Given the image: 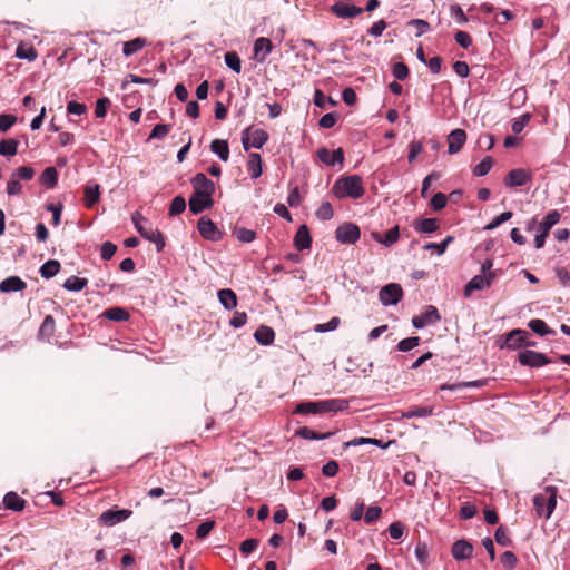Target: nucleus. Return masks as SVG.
<instances>
[{"mask_svg": "<svg viewBox=\"0 0 570 570\" xmlns=\"http://www.w3.org/2000/svg\"><path fill=\"white\" fill-rule=\"evenodd\" d=\"M348 402L342 399H330L315 402H302L296 405L294 413L318 414L327 412H341L347 409Z\"/></svg>", "mask_w": 570, "mask_h": 570, "instance_id": "nucleus-1", "label": "nucleus"}, {"mask_svg": "<svg viewBox=\"0 0 570 570\" xmlns=\"http://www.w3.org/2000/svg\"><path fill=\"white\" fill-rule=\"evenodd\" d=\"M333 193L337 198H361L365 193L363 179L358 175L340 178L333 186Z\"/></svg>", "mask_w": 570, "mask_h": 570, "instance_id": "nucleus-2", "label": "nucleus"}, {"mask_svg": "<svg viewBox=\"0 0 570 570\" xmlns=\"http://www.w3.org/2000/svg\"><path fill=\"white\" fill-rule=\"evenodd\" d=\"M535 512L539 517L549 519L557 505V490L554 487H547L544 492L533 498Z\"/></svg>", "mask_w": 570, "mask_h": 570, "instance_id": "nucleus-3", "label": "nucleus"}, {"mask_svg": "<svg viewBox=\"0 0 570 570\" xmlns=\"http://www.w3.org/2000/svg\"><path fill=\"white\" fill-rule=\"evenodd\" d=\"M268 137L267 131L264 129H253L248 127L242 132V144L246 151H248L250 147L261 149L267 142Z\"/></svg>", "mask_w": 570, "mask_h": 570, "instance_id": "nucleus-4", "label": "nucleus"}, {"mask_svg": "<svg viewBox=\"0 0 570 570\" xmlns=\"http://www.w3.org/2000/svg\"><path fill=\"white\" fill-rule=\"evenodd\" d=\"M146 220L138 212L132 214V222L138 233L147 240L156 244L157 252H161L165 247L164 235L159 230L146 229L141 222Z\"/></svg>", "mask_w": 570, "mask_h": 570, "instance_id": "nucleus-5", "label": "nucleus"}, {"mask_svg": "<svg viewBox=\"0 0 570 570\" xmlns=\"http://www.w3.org/2000/svg\"><path fill=\"white\" fill-rule=\"evenodd\" d=\"M560 220V214L557 210H551L540 222L534 238L535 248H542L544 246L546 238L549 235L550 229Z\"/></svg>", "mask_w": 570, "mask_h": 570, "instance_id": "nucleus-6", "label": "nucleus"}, {"mask_svg": "<svg viewBox=\"0 0 570 570\" xmlns=\"http://www.w3.org/2000/svg\"><path fill=\"white\" fill-rule=\"evenodd\" d=\"M530 334L521 328H515L507 333L505 335H502L498 343L501 348H509V350H517L521 346H523V343L525 342V338H528Z\"/></svg>", "mask_w": 570, "mask_h": 570, "instance_id": "nucleus-7", "label": "nucleus"}, {"mask_svg": "<svg viewBox=\"0 0 570 570\" xmlns=\"http://www.w3.org/2000/svg\"><path fill=\"white\" fill-rule=\"evenodd\" d=\"M361 230L357 225L353 223H344L335 230L337 242L342 244H354L360 239Z\"/></svg>", "mask_w": 570, "mask_h": 570, "instance_id": "nucleus-8", "label": "nucleus"}, {"mask_svg": "<svg viewBox=\"0 0 570 570\" xmlns=\"http://www.w3.org/2000/svg\"><path fill=\"white\" fill-rule=\"evenodd\" d=\"M131 514L132 511L128 509H109L99 515L98 522L106 527H112L127 520Z\"/></svg>", "mask_w": 570, "mask_h": 570, "instance_id": "nucleus-9", "label": "nucleus"}, {"mask_svg": "<svg viewBox=\"0 0 570 570\" xmlns=\"http://www.w3.org/2000/svg\"><path fill=\"white\" fill-rule=\"evenodd\" d=\"M191 185L194 188L193 194L200 197H210L215 193V184L208 179L205 174L198 173L191 178Z\"/></svg>", "mask_w": 570, "mask_h": 570, "instance_id": "nucleus-10", "label": "nucleus"}, {"mask_svg": "<svg viewBox=\"0 0 570 570\" xmlns=\"http://www.w3.org/2000/svg\"><path fill=\"white\" fill-rule=\"evenodd\" d=\"M403 296V289L400 284L390 283L383 286L379 293L380 301L383 305H395Z\"/></svg>", "mask_w": 570, "mask_h": 570, "instance_id": "nucleus-11", "label": "nucleus"}, {"mask_svg": "<svg viewBox=\"0 0 570 570\" xmlns=\"http://www.w3.org/2000/svg\"><path fill=\"white\" fill-rule=\"evenodd\" d=\"M197 228L200 236L207 240L218 242L223 238L222 232L217 228L213 220L206 216L199 218Z\"/></svg>", "mask_w": 570, "mask_h": 570, "instance_id": "nucleus-12", "label": "nucleus"}, {"mask_svg": "<svg viewBox=\"0 0 570 570\" xmlns=\"http://www.w3.org/2000/svg\"><path fill=\"white\" fill-rule=\"evenodd\" d=\"M521 365L530 367H541L550 363V360L543 353L525 350L518 355Z\"/></svg>", "mask_w": 570, "mask_h": 570, "instance_id": "nucleus-13", "label": "nucleus"}, {"mask_svg": "<svg viewBox=\"0 0 570 570\" xmlns=\"http://www.w3.org/2000/svg\"><path fill=\"white\" fill-rule=\"evenodd\" d=\"M441 320L439 311L435 306L429 305L425 311L412 318V324L415 328H423L426 325L435 324Z\"/></svg>", "mask_w": 570, "mask_h": 570, "instance_id": "nucleus-14", "label": "nucleus"}, {"mask_svg": "<svg viewBox=\"0 0 570 570\" xmlns=\"http://www.w3.org/2000/svg\"><path fill=\"white\" fill-rule=\"evenodd\" d=\"M495 277L494 272H489L487 275H475L464 288V295L470 296L473 291H480L489 287Z\"/></svg>", "mask_w": 570, "mask_h": 570, "instance_id": "nucleus-15", "label": "nucleus"}, {"mask_svg": "<svg viewBox=\"0 0 570 570\" xmlns=\"http://www.w3.org/2000/svg\"><path fill=\"white\" fill-rule=\"evenodd\" d=\"M531 180V175L524 169L510 170L504 177L507 187H521Z\"/></svg>", "mask_w": 570, "mask_h": 570, "instance_id": "nucleus-16", "label": "nucleus"}, {"mask_svg": "<svg viewBox=\"0 0 570 570\" xmlns=\"http://www.w3.org/2000/svg\"><path fill=\"white\" fill-rule=\"evenodd\" d=\"M451 553L458 561L470 559L473 553V546L464 539L458 540L453 543Z\"/></svg>", "mask_w": 570, "mask_h": 570, "instance_id": "nucleus-17", "label": "nucleus"}, {"mask_svg": "<svg viewBox=\"0 0 570 570\" xmlns=\"http://www.w3.org/2000/svg\"><path fill=\"white\" fill-rule=\"evenodd\" d=\"M318 159L327 166H334L335 164H342L344 161V151L342 148H337L333 151L321 148L317 151Z\"/></svg>", "mask_w": 570, "mask_h": 570, "instance_id": "nucleus-18", "label": "nucleus"}, {"mask_svg": "<svg viewBox=\"0 0 570 570\" xmlns=\"http://www.w3.org/2000/svg\"><path fill=\"white\" fill-rule=\"evenodd\" d=\"M448 141L449 154H456L462 149L463 145L466 141V132L463 129H454L450 132Z\"/></svg>", "mask_w": 570, "mask_h": 570, "instance_id": "nucleus-19", "label": "nucleus"}, {"mask_svg": "<svg viewBox=\"0 0 570 570\" xmlns=\"http://www.w3.org/2000/svg\"><path fill=\"white\" fill-rule=\"evenodd\" d=\"M294 246L298 250L309 249L312 246V237L306 225H301L294 236Z\"/></svg>", "mask_w": 570, "mask_h": 570, "instance_id": "nucleus-20", "label": "nucleus"}, {"mask_svg": "<svg viewBox=\"0 0 570 570\" xmlns=\"http://www.w3.org/2000/svg\"><path fill=\"white\" fill-rule=\"evenodd\" d=\"M332 11L340 18H354L363 12V9L354 4L337 2L332 7Z\"/></svg>", "mask_w": 570, "mask_h": 570, "instance_id": "nucleus-21", "label": "nucleus"}, {"mask_svg": "<svg viewBox=\"0 0 570 570\" xmlns=\"http://www.w3.org/2000/svg\"><path fill=\"white\" fill-rule=\"evenodd\" d=\"M214 205V200L210 197H200L196 194H191L189 198V210L193 214H199L206 208H210Z\"/></svg>", "mask_w": 570, "mask_h": 570, "instance_id": "nucleus-22", "label": "nucleus"}, {"mask_svg": "<svg viewBox=\"0 0 570 570\" xmlns=\"http://www.w3.org/2000/svg\"><path fill=\"white\" fill-rule=\"evenodd\" d=\"M273 45L268 38L261 37L255 40L254 53L261 62L265 61L267 55L271 53Z\"/></svg>", "mask_w": 570, "mask_h": 570, "instance_id": "nucleus-23", "label": "nucleus"}, {"mask_svg": "<svg viewBox=\"0 0 570 570\" xmlns=\"http://www.w3.org/2000/svg\"><path fill=\"white\" fill-rule=\"evenodd\" d=\"M27 283L18 276H9L0 283V292L10 293L23 291Z\"/></svg>", "mask_w": 570, "mask_h": 570, "instance_id": "nucleus-24", "label": "nucleus"}, {"mask_svg": "<svg viewBox=\"0 0 570 570\" xmlns=\"http://www.w3.org/2000/svg\"><path fill=\"white\" fill-rule=\"evenodd\" d=\"M83 203L87 208H92L100 198V186L98 184H88L83 189Z\"/></svg>", "mask_w": 570, "mask_h": 570, "instance_id": "nucleus-25", "label": "nucleus"}, {"mask_svg": "<svg viewBox=\"0 0 570 570\" xmlns=\"http://www.w3.org/2000/svg\"><path fill=\"white\" fill-rule=\"evenodd\" d=\"M414 229L419 233L431 234L439 229L440 223L436 218L416 219L413 224Z\"/></svg>", "mask_w": 570, "mask_h": 570, "instance_id": "nucleus-26", "label": "nucleus"}, {"mask_svg": "<svg viewBox=\"0 0 570 570\" xmlns=\"http://www.w3.org/2000/svg\"><path fill=\"white\" fill-rule=\"evenodd\" d=\"M6 509L12 511H22L26 507V500L16 492H8L3 498Z\"/></svg>", "mask_w": 570, "mask_h": 570, "instance_id": "nucleus-27", "label": "nucleus"}, {"mask_svg": "<svg viewBox=\"0 0 570 570\" xmlns=\"http://www.w3.org/2000/svg\"><path fill=\"white\" fill-rule=\"evenodd\" d=\"M262 157L257 153H250L247 161V170L253 179L258 178L262 175Z\"/></svg>", "mask_w": 570, "mask_h": 570, "instance_id": "nucleus-28", "label": "nucleus"}, {"mask_svg": "<svg viewBox=\"0 0 570 570\" xmlns=\"http://www.w3.org/2000/svg\"><path fill=\"white\" fill-rule=\"evenodd\" d=\"M254 337L255 340L262 344V345H269L274 342V338H275V332L272 327L269 326H266V325H261L255 334H254Z\"/></svg>", "mask_w": 570, "mask_h": 570, "instance_id": "nucleus-29", "label": "nucleus"}, {"mask_svg": "<svg viewBox=\"0 0 570 570\" xmlns=\"http://www.w3.org/2000/svg\"><path fill=\"white\" fill-rule=\"evenodd\" d=\"M374 239L379 242L380 244H383L385 246H392L395 244L400 238V228L399 226H394L391 229H389L384 236H381L380 234L375 233L373 234Z\"/></svg>", "mask_w": 570, "mask_h": 570, "instance_id": "nucleus-30", "label": "nucleus"}, {"mask_svg": "<svg viewBox=\"0 0 570 570\" xmlns=\"http://www.w3.org/2000/svg\"><path fill=\"white\" fill-rule=\"evenodd\" d=\"M434 412L433 406H412L407 411L401 413L402 419L426 417Z\"/></svg>", "mask_w": 570, "mask_h": 570, "instance_id": "nucleus-31", "label": "nucleus"}, {"mask_svg": "<svg viewBox=\"0 0 570 570\" xmlns=\"http://www.w3.org/2000/svg\"><path fill=\"white\" fill-rule=\"evenodd\" d=\"M56 331V321L53 316L47 315L39 328V337L49 341Z\"/></svg>", "mask_w": 570, "mask_h": 570, "instance_id": "nucleus-32", "label": "nucleus"}, {"mask_svg": "<svg viewBox=\"0 0 570 570\" xmlns=\"http://www.w3.org/2000/svg\"><path fill=\"white\" fill-rule=\"evenodd\" d=\"M210 150L216 154L223 161H227L229 158V146L226 140L214 139L210 142Z\"/></svg>", "mask_w": 570, "mask_h": 570, "instance_id": "nucleus-33", "label": "nucleus"}, {"mask_svg": "<svg viewBox=\"0 0 570 570\" xmlns=\"http://www.w3.org/2000/svg\"><path fill=\"white\" fill-rule=\"evenodd\" d=\"M295 434L305 440H325L334 435V432L318 433L307 426H303Z\"/></svg>", "mask_w": 570, "mask_h": 570, "instance_id": "nucleus-34", "label": "nucleus"}, {"mask_svg": "<svg viewBox=\"0 0 570 570\" xmlns=\"http://www.w3.org/2000/svg\"><path fill=\"white\" fill-rule=\"evenodd\" d=\"M218 299L226 309H233L237 305V296L229 288L220 289L218 292Z\"/></svg>", "mask_w": 570, "mask_h": 570, "instance_id": "nucleus-35", "label": "nucleus"}, {"mask_svg": "<svg viewBox=\"0 0 570 570\" xmlns=\"http://www.w3.org/2000/svg\"><path fill=\"white\" fill-rule=\"evenodd\" d=\"M147 45V40L141 37H137L130 41L124 43L122 52L126 57H129L140 51Z\"/></svg>", "mask_w": 570, "mask_h": 570, "instance_id": "nucleus-36", "label": "nucleus"}, {"mask_svg": "<svg viewBox=\"0 0 570 570\" xmlns=\"http://www.w3.org/2000/svg\"><path fill=\"white\" fill-rule=\"evenodd\" d=\"M102 315L107 320L115 322H125L130 317V314L127 309L118 306L106 309Z\"/></svg>", "mask_w": 570, "mask_h": 570, "instance_id": "nucleus-37", "label": "nucleus"}, {"mask_svg": "<svg viewBox=\"0 0 570 570\" xmlns=\"http://www.w3.org/2000/svg\"><path fill=\"white\" fill-rule=\"evenodd\" d=\"M59 271L60 263L56 259H50L40 267V275L41 277L49 279L56 276L59 273Z\"/></svg>", "mask_w": 570, "mask_h": 570, "instance_id": "nucleus-38", "label": "nucleus"}, {"mask_svg": "<svg viewBox=\"0 0 570 570\" xmlns=\"http://www.w3.org/2000/svg\"><path fill=\"white\" fill-rule=\"evenodd\" d=\"M40 181L42 185L47 186L48 188H53L58 181L57 169L55 167L46 168L40 176Z\"/></svg>", "mask_w": 570, "mask_h": 570, "instance_id": "nucleus-39", "label": "nucleus"}, {"mask_svg": "<svg viewBox=\"0 0 570 570\" xmlns=\"http://www.w3.org/2000/svg\"><path fill=\"white\" fill-rule=\"evenodd\" d=\"M485 384V380H476V381H469V382H460L455 384H442L440 386L441 391L449 390V391H458L464 387H481Z\"/></svg>", "mask_w": 570, "mask_h": 570, "instance_id": "nucleus-40", "label": "nucleus"}, {"mask_svg": "<svg viewBox=\"0 0 570 570\" xmlns=\"http://www.w3.org/2000/svg\"><path fill=\"white\" fill-rule=\"evenodd\" d=\"M88 285V281L86 278H80L77 276H70L63 283V287L70 292H80Z\"/></svg>", "mask_w": 570, "mask_h": 570, "instance_id": "nucleus-41", "label": "nucleus"}, {"mask_svg": "<svg viewBox=\"0 0 570 570\" xmlns=\"http://www.w3.org/2000/svg\"><path fill=\"white\" fill-rule=\"evenodd\" d=\"M529 327L534 332L537 333L538 335L540 336H544V335H549V334H553L554 331L551 330L544 321L540 320V318H533L529 322Z\"/></svg>", "mask_w": 570, "mask_h": 570, "instance_id": "nucleus-42", "label": "nucleus"}, {"mask_svg": "<svg viewBox=\"0 0 570 570\" xmlns=\"http://www.w3.org/2000/svg\"><path fill=\"white\" fill-rule=\"evenodd\" d=\"M16 56L20 59H27L29 61H33L37 58V50L32 46H27L24 43H20L17 47Z\"/></svg>", "mask_w": 570, "mask_h": 570, "instance_id": "nucleus-43", "label": "nucleus"}, {"mask_svg": "<svg viewBox=\"0 0 570 570\" xmlns=\"http://www.w3.org/2000/svg\"><path fill=\"white\" fill-rule=\"evenodd\" d=\"M18 146H19V141L16 139L1 140L0 141V155L14 156L17 154Z\"/></svg>", "mask_w": 570, "mask_h": 570, "instance_id": "nucleus-44", "label": "nucleus"}, {"mask_svg": "<svg viewBox=\"0 0 570 570\" xmlns=\"http://www.w3.org/2000/svg\"><path fill=\"white\" fill-rule=\"evenodd\" d=\"M226 65L235 72L239 73L242 70V60L237 52L228 51L225 53Z\"/></svg>", "mask_w": 570, "mask_h": 570, "instance_id": "nucleus-45", "label": "nucleus"}, {"mask_svg": "<svg viewBox=\"0 0 570 570\" xmlns=\"http://www.w3.org/2000/svg\"><path fill=\"white\" fill-rule=\"evenodd\" d=\"M186 209V200L183 196H176L169 206V216H176L181 214Z\"/></svg>", "mask_w": 570, "mask_h": 570, "instance_id": "nucleus-46", "label": "nucleus"}, {"mask_svg": "<svg viewBox=\"0 0 570 570\" xmlns=\"http://www.w3.org/2000/svg\"><path fill=\"white\" fill-rule=\"evenodd\" d=\"M234 235L242 243H250L256 238V232L244 227L235 228Z\"/></svg>", "mask_w": 570, "mask_h": 570, "instance_id": "nucleus-47", "label": "nucleus"}, {"mask_svg": "<svg viewBox=\"0 0 570 570\" xmlns=\"http://www.w3.org/2000/svg\"><path fill=\"white\" fill-rule=\"evenodd\" d=\"M493 160L490 156H487L479 165L473 169V175L481 177L485 176L492 168Z\"/></svg>", "mask_w": 570, "mask_h": 570, "instance_id": "nucleus-48", "label": "nucleus"}, {"mask_svg": "<svg viewBox=\"0 0 570 570\" xmlns=\"http://www.w3.org/2000/svg\"><path fill=\"white\" fill-rule=\"evenodd\" d=\"M421 342V338L419 336H412L404 338L399 342L397 350L401 352H409L412 348L416 347Z\"/></svg>", "mask_w": 570, "mask_h": 570, "instance_id": "nucleus-49", "label": "nucleus"}, {"mask_svg": "<svg viewBox=\"0 0 570 570\" xmlns=\"http://www.w3.org/2000/svg\"><path fill=\"white\" fill-rule=\"evenodd\" d=\"M334 216V210L328 202H324L316 210V217L321 220H328Z\"/></svg>", "mask_w": 570, "mask_h": 570, "instance_id": "nucleus-50", "label": "nucleus"}, {"mask_svg": "<svg viewBox=\"0 0 570 570\" xmlns=\"http://www.w3.org/2000/svg\"><path fill=\"white\" fill-rule=\"evenodd\" d=\"M500 561L502 566L509 570H513L517 567L518 559L511 551H505L501 554Z\"/></svg>", "mask_w": 570, "mask_h": 570, "instance_id": "nucleus-51", "label": "nucleus"}, {"mask_svg": "<svg viewBox=\"0 0 570 570\" xmlns=\"http://www.w3.org/2000/svg\"><path fill=\"white\" fill-rule=\"evenodd\" d=\"M33 175H35V170L28 166L19 167L11 174V176L18 180L19 179L30 180L33 178Z\"/></svg>", "mask_w": 570, "mask_h": 570, "instance_id": "nucleus-52", "label": "nucleus"}, {"mask_svg": "<svg viewBox=\"0 0 570 570\" xmlns=\"http://www.w3.org/2000/svg\"><path fill=\"white\" fill-rule=\"evenodd\" d=\"M512 212H503L502 214L495 216L487 226V230H492L499 227L502 223L508 222L512 217Z\"/></svg>", "mask_w": 570, "mask_h": 570, "instance_id": "nucleus-53", "label": "nucleus"}, {"mask_svg": "<svg viewBox=\"0 0 570 570\" xmlns=\"http://www.w3.org/2000/svg\"><path fill=\"white\" fill-rule=\"evenodd\" d=\"M494 538H495L497 543L502 547H509L512 543V540L510 539L505 528H503L502 525H500L497 529V531L494 533Z\"/></svg>", "mask_w": 570, "mask_h": 570, "instance_id": "nucleus-54", "label": "nucleus"}, {"mask_svg": "<svg viewBox=\"0 0 570 570\" xmlns=\"http://www.w3.org/2000/svg\"><path fill=\"white\" fill-rule=\"evenodd\" d=\"M110 106V100L107 97L99 98L96 101L95 116L97 118H104L107 114V109Z\"/></svg>", "mask_w": 570, "mask_h": 570, "instance_id": "nucleus-55", "label": "nucleus"}, {"mask_svg": "<svg viewBox=\"0 0 570 570\" xmlns=\"http://www.w3.org/2000/svg\"><path fill=\"white\" fill-rule=\"evenodd\" d=\"M170 128V125L158 124L153 128L148 139H163L169 132Z\"/></svg>", "mask_w": 570, "mask_h": 570, "instance_id": "nucleus-56", "label": "nucleus"}, {"mask_svg": "<svg viewBox=\"0 0 570 570\" xmlns=\"http://www.w3.org/2000/svg\"><path fill=\"white\" fill-rule=\"evenodd\" d=\"M17 121V117L10 114L0 115V132L8 131Z\"/></svg>", "mask_w": 570, "mask_h": 570, "instance_id": "nucleus-57", "label": "nucleus"}, {"mask_svg": "<svg viewBox=\"0 0 570 570\" xmlns=\"http://www.w3.org/2000/svg\"><path fill=\"white\" fill-rule=\"evenodd\" d=\"M381 513H382V509L380 507L372 505V507L367 508V510L364 514V521L367 524H372L381 517Z\"/></svg>", "mask_w": 570, "mask_h": 570, "instance_id": "nucleus-58", "label": "nucleus"}, {"mask_svg": "<svg viewBox=\"0 0 570 570\" xmlns=\"http://www.w3.org/2000/svg\"><path fill=\"white\" fill-rule=\"evenodd\" d=\"M404 531H405V525L400 522V521H395L393 523L390 524L389 527V534L392 539H401L404 534Z\"/></svg>", "mask_w": 570, "mask_h": 570, "instance_id": "nucleus-59", "label": "nucleus"}, {"mask_svg": "<svg viewBox=\"0 0 570 570\" xmlns=\"http://www.w3.org/2000/svg\"><path fill=\"white\" fill-rule=\"evenodd\" d=\"M393 76L397 80H405L409 77V68L404 62H396L393 66Z\"/></svg>", "mask_w": 570, "mask_h": 570, "instance_id": "nucleus-60", "label": "nucleus"}, {"mask_svg": "<svg viewBox=\"0 0 570 570\" xmlns=\"http://www.w3.org/2000/svg\"><path fill=\"white\" fill-rule=\"evenodd\" d=\"M338 324H340V318L335 316V317H332L327 323L317 324L315 326L314 331L318 332V333L334 331L337 328Z\"/></svg>", "mask_w": 570, "mask_h": 570, "instance_id": "nucleus-61", "label": "nucleus"}, {"mask_svg": "<svg viewBox=\"0 0 570 570\" xmlns=\"http://www.w3.org/2000/svg\"><path fill=\"white\" fill-rule=\"evenodd\" d=\"M478 510L471 502H464L460 509V517L464 520L471 519L476 514Z\"/></svg>", "mask_w": 570, "mask_h": 570, "instance_id": "nucleus-62", "label": "nucleus"}, {"mask_svg": "<svg viewBox=\"0 0 570 570\" xmlns=\"http://www.w3.org/2000/svg\"><path fill=\"white\" fill-rule=\"evenodd\" d=\"M448 197L443 193H436L431 199V207L434 210H441L446 206Z\"/></svg>", "mask_w": 570, "mask_h": 570, "instance_id": "nucleus-63", "label": "nucleus"}, {"mask_svg": "<svg viewBox=\"0 0 570 570\" xmlns=\"http://www.w3.org/2000/svg\"><path fill=\"white\" fill-rule=\"evenodd\" d=\"M410 26H413L416 29L415 36L421 37L430 29V23L422 19H413L409 22Z\"/></svg>", "mask_w": 570, "mask_h": 570, "instance_id": "nucleus-64", "label": "nucleus"}]
</instances>
